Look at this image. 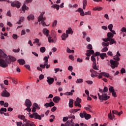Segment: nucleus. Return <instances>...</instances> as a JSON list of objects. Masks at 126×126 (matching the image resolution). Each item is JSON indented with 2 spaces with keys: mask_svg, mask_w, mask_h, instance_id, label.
<instances>
[{
  "mask_svg": "<svg viewBox=\"0 0 126 126\" xmlns=\"http://www.w3.org/2000/svg\"><path fill=\"white\" fill-rule=\"evenodd\" d=\"M68 58L70 60H71V61H74V57L72 55H69Z\"/></svg>",
  "mask_w": 126,
  "mask_h": 126,
  "instance_id": "obj_61",
  "label": "nucleus"
},
{
  "mask_svg": "<svg viewBox=\"0 0 126 126\" xmlns=\"http://www.w3.org/2000/svg\"><path fill=\"white\" fill-rule=\"evenodd\" d=\"M21 125H22H22H23L22 124V122H17V126H21Z\"/></svg>",
  "mask_w": 126,
  "mask_h": 126,
  "instance_id": "obj_64",
  "label": "nucleus"
},
{
  "mask_svg": "<svg viewBox=\"0 0 126 126\" xmlns=\"http://www.w3.org/2000/svg\"><path fill=\"white\" fill-rule=\"evenodd\" d=\"M90 72H91V73H93V74H94L95 76H98V72H96L95 70H93V69H91L90 70Z\"/></svg>",
  "mask_w": 126,
  "mask_h": 126,
  "instance_id": "obj_35",
  "label": "nucleus"
},
{
  "mask_svg": "<svg viewBox=\"0 0 126 126\" xmlns=\"http://www.w3.org/2000/svg\"><path fill=\"white\" fill-rule=\"evenodd\" d=\"M108 118L113 121V119H114V120H116L115 119V115H114V114H113V116L112 115V113L111 112V111L110 113L108 114Z\"/></svg>",
  "mask_w": 126,
  "mask_h": 126,
  "instance_id": "obj_29",
  "label": "nucleus"
},
{
  "mask_svg": "<svg viewBox=\"0 0 126 126\" xmlns=\"http://www.w3.org/2000/svg\"><path fill=\"white\" fill-rule=\"evenodd\" d=\"M24 20V17H21L20 18L19 22H17L18 24H21V22H23Z\"/></svg>",
  "mask_w": 126,
  "mask_h": 126,
  "instance_id": "obj_42",
  "label": "nucleus"
},
{
  "mask_svg": "<svg viewBox=\"0 0 126 126\" xmlns=\"http://www.w3.org/2000/svg\"><path fill=\"white\" fill-rule=\"evenodd\" d=\"M102 53H105L106 52H108V47H105L101 49Z\"/></svg>",
  "mask_w": 126,
  "mask_h": 126,
  "instance_id": "obj_46",
  "label": "nucleus"
},
{
  "mask_svg": "<svg viewBox=\"0 0 126 126\" xmlns=\"http://www.w3.org/2000/svg\"><path fill=\"white\" fill-rule=\"evenodd\" d=\"M25 106H26L27 108L25 109V111H28L29 113H30V112H31V108L30 107L32 106V102H31V101L29 99L26 100Z\"/></svg>",
  "mask_w": 126,
  "mask_h": 126,
  "instance_id": "obj_6",
  "label": "nucleus"
},
{
  "mask_svg": "<svg viewBox=\"0 0 126 126\" xmlns=\"http://www.w3.org/2000/svg\"><path fill=\"white\" fill-rule=\"evenodd\" d=\"M120 71L122 74H124V73H126V69H125L124 68H122Z\"/></svg>",
  "mask_w": 126,
  "mask_h": 126,
  "instance_id": "obj_52",
  "label": "nucleus"
},
{
  "mask_svg": "<svg viewBox=\"0 0 126 126\" xmlns=\"http://www.w3.org/2000/svg\"><path fill=\"white\" fill-rule=\"evenodd\" d=\"M53 6H52L51 7L52 8L54 7V8H56V9L57 10H59V9H60V5H58L57 4H55Z\"/></svg>",
  "mask_w": 126,
  "mask_h": 126,
  "instance_id": "obj_40",
  "label": "nucleus"
},
{
  "mask_svg": "<svg viewBox=\"0 0 126 126\" xmlns=\"http://www.w3.org/2000/svg\"><path fill=\"white\" fill-rule=\"evenodd\" d=\"M29 117L30 118L35 119V120H39V121H41V120H42V118H44V117H45V115H44V114H42L40 115L37 113H34L30 115Z\"/></svg>",
  "mask_w": 126,
  "mask_h": 126,
  "instance_id": "obj_4",
  "label": "nucleus"
},
{
  "mask_svg": "<svg viewBox=\"0 0 126 126\" xmlns=\"http://www.w3.org/2000/svg\"><path fill=\"white\" fill-rule=\"evenodd\" d=\"M76 83L77 84H80V83H83V79H77L76 80Z\"/></svg>",
  "mask_w": 126,
  "mask_h": 126,
  "instance_id": "obj_39",
  "label": "nucleus"
},
{
  "mask_svg": "<svg viewBox=\"0 0 126 126\" xmlns=\"http://www.w3.org/2000/svg\"><path fill=\"white\" fill-rule=\"evenodd\" d=\"M100 57L101 60H104L105 58H108V55H107L106 53H100Z\"/></svg>",
  "mask_w": 126,
  "mask_h": 126,
  "instance_id": "obj_25",
  "label": "nucleus"
},
{
  "mask_svg": "<svg viewBox=\"0 0 126 126\" xmlns=\"http://www.w3.org/2000/svg\"><path fill=\"white\" fill-rule=\"evenodd\" d=\"M68 69L70 71L72 72V70H73V67H72V66H69L68 67Z\"/></svg>",
  "mask_w": 126,
  "mask_h": 126,
  "instance_id": "obj_60",
  "label": "nucleus"
},
{
  "mask_svg": "<svg viewBox=\"0 0 126 126\" xmlns=\"http://www.w3.org/2000/svg\"><path fill=\"white\" fill-rule=\"evenodd\" d=\"M18 62L19 63V64H20V65H23V64H25L26 63L25 60L22 59H19L18 60Z\"/></svg>",
  "mask_w": 126,
  "mask_h": 126,
  "instance_id": "obj_24",
  "label": "nucleus"
},
{
  "mask_svg": "<svg viewBox=\"0 0 126 126\" xmlns=\"http://www.w3.org/2000/svg\"><path fill=\"white\" fill-rule=\"evenodd\" d=\"M86 5H87V0H83V9H85L86 7Z\"/></svg>",
  "mask_w": 126,
  "mask_h": 126,
  "instance_id": "obj_32",
  "label": "nucleus"
},
{
  "mask_svg": "<svg viewBox=\"0 0 126 126\" xmlns=\"http://www.w3.org/2000/svg\"><path fill=\"white\" fill-rule=\"evenodd\" d=\"M74 90H72L70 92H66L63 94V95H66V96H72L73 95V93H74Z\"/></svg>",
  "mask_w": 126,
  "mask_h": 126,
  "instance_id": "obj_18",
  "label": "nucleus"
},
{
  "mask_svg": "<svg viewBox=\"0 0 126 126\" xmlns=\"http://www.w3.org/2000/svg\"><path fill=\"white\" fill-rule=\"evenodd\" d=\"M101 45L102 46H103V47H108V46L110 45V43L109 42L106 43V42H103Z\"/></svg>",
  "mask_w": 126,
  "mask_h": 126,
  "instance_id": "obj_43",
  "label": "nucleus"
},
{
  "mask_svg": "<svg viewBox=\"0 0 126 126\" xmlns=\"http://www.w3.org/2000/svg\"><path fill=\"white\" fill-rule=\"evenodd\" d=\"M61 100V97L60 96H55L53 98V101L54 103H59Z\"/></svg>",
  "mask_w": 126,
  "mask_h": 126,
  "instance_id": "obj_23",
  "label": "nucleus"
},
{
  "mask_svg": "<svg viewBox=\"0 0 126 126\" xmlns=\"http://www.w3.org/2000/svg\"><path fill=\"white\" fill-rule=\"evenodd\" d=\"M61 38L63 41H65V40H66V38H68V34H66L65 33H64L62 35Z\"/></svg>",
  "mask_w": 126,
  "mask_h": 126,
  "instance_id": "obj_22",
  "label": "nucleus"
},
{
  "mask_svg": "<svg viewBox=\"0 0 126 126\" xmlns=\"http://www.w3.org/2000/svg\"><path fill=\"white\" fill-rule=\"evenodd\" d=\"M57 24H58V21L57 20L54 21L52 25V27H56V26H57Z\"/></svg>",
  "mask_w": 126,
  "mask_h": 126,
  "instance_id": "obj_45",
  "label": "nucleus"
},
{
  "mask_svg": "<svg viewBox=\"0 0 126 126\" xmlns=\"http://www.w3.org/2000/svg\"><path fill=\"white\" fill-rule=\"evenodd\" d=\"M101 75H103V76H105V77H110V74L108 73H106L105 72H102L100 73Z\"/></svg>",
  "mask_w": 126,
  "mask_h": 126,
  "instance_id": "obj_30",
  "label": "nucleus"
},
{
  "mask_svg": "<svg viewBox=\"0 0 126 126\" xmlns=\"http://www.w3.org/2000/svg\"><path fill=\"white\" fill-rule=\"evenodd\" d=\"M25 67L28 69L29 70H31V69L30 68V65L26 64L25 65Z\"/></svg>",
  "mask_w": 126,
  "mask_h": 126,
  "instance_id": "obj_59",
  "label": "nucleus"
},
{
  "mask_svg": "<svg viewBox=\"0 0 126 126\" xmlns=\"http://www.w3.org/2000/svg\"><path fill=\"white\" fill-rule=\"evenodd\" d=\"M93 67L94 69L98 70V68H97V65L96 64V62H93Z\"/></svg>",
  "mask_w": 126,
  "mask_h": 126,
  "instance_id": "obj_47",
  "label": "nucleus"
},
{
  "mask_svg": "<svg viewBox=\"0 0 126 126\" xmlns=\"http://www.w3.org/2000/svg\"><path fill=\"white\" fill-rule=\"evenodd\" d=\"M68 34H71V35L73 34V31H72L71 28H68V30L66 31V34L68 35Z\"/></svg>",
  "mask_w": 126,
  "mask_h": 126,
  "instance_id": "obj_20",
  "label": "nucleus"
},
{
  "mask_svg": "<svg viewBox=\"0 0 126 126\" xmlns=\"http://www.w3.org/2000/svg\"><path fill=\"white\" fill-rule=\"evenodd\" d=\"M121 31H122V32H126V28L125 27H123L121 29Z\"/></svg>",
  "mask_w": 126,
  "mask_h": 126,
  "instance_id": "obj_63",
  "label": "nucleus"
},
{
  "mask_svg": "<svg viewBox=\"0 0 126 126\" xmlns=\"http://www.w3.org/2000/svg\"><path fill=\"white\" fill-rule=\"evenodd\" d=\"M106 92H108V87H105L103 90V93H106Z\"/></svg>",
  "mask_w": 126,
  "mask_h": 126,
  "instance_id": "obj_54",
  "label": "nucleus"
},
{
  "mask_svg": "<svg viewBox=\"0 0 126 126\" xmlns=\"http://www.w3.org/2000/svg\"><path fill=\"white\" fill-rule=\"evenodd\" d=\"M57 110V107L56 106H54L52 108H51V112H55Z\"/></svg>",
  "mask_w": 126,
  "mask_h": 126,
  "instance_id": "obj_62",
  "label": "nucleus"
},
{
  "mask_svg": "<svg viewBox=\"0 0 126 126\" xmlns=\"http://www.w3.org/2000/svg\"><path fill=\"white\" fill-rule=\"evenodd\" d=\"M15 61L16 58L12 56L7 57V55L0 49V66L1 67H7L9 63H11V62H15Z\"/></svg>",
  "mask_w": 126,
  "mask_h": 126,
  "instance_id": "obj_1",
  "label": "nucleus"
},
{
  "mask_svg": "<svg viewBox=\"0 0 126 126\" xmlns=\"http://www.w3.org/2000/svg\"><path fill=\"white\" fill-rule=\"evenodd\" d=\"M109 42H110V45H113V44H116L117 43V41L114 38L109 39Z\"/></svg>",
  "mask_w": 126,
  "mask_h": 126,
  "instance_id": "obj_33",
  "label": "nucleus"
},
{
  "mask_svg": "<svg viewBox=\"0 0 126 126\" xmlns=\"http://www.w3.org/2000/svg\"><path fill=\"white\" fill-rule=\"evenodd\" d=\"M46 65H47L46 63H44V64H40V67H41V68H45Z\"/></svg>",
  "mask_w": 126,
  "mask_h": 126,
  "instance_id": "obj_51",
  "label": "nucleus"
},
{
  "mask_svg": "<svg viewBox=\"0 0 126 126\" xmlns=\"http://www.w3.org/2000/svg\"><path fill=\"white\" fill-rule=\"evenodd\" d=\"M27 18L28 20H30V19H31V20H34V15L31 14L28 16Z\"/></svg>",
  "mask_w": 126,
  "mask_h": 126,
  "instance_id": "obj_36",
  "label": "nucleus"
},
{
  "mask_svg": "<svg viewBox=\"0 0 126 126\" xmlns=\"http://www.w3.org/2000/svg\"><path fill=\"white\" fill-rule=\"evenodd\" d=\"M43 60L45 61L44 62L45 63H48V57L45 56Z\"/></svg>",
  "mask_w": 126,
  "mask_h": 126,
  "instance_id": "obj_57",
  "label": "nucleus"
},
{
  "mask_svg": "<svg viewBox=\"0 0 126 126\" xmlns=\"http://www.w3.org/2000/svg\"><path fill=\"white\" fill-rule=\"evenodd\" d=\"M54 81H55V79H54V78H51V77H47V82L49 85H52V84L54 83Z\"/></svg>",
  "mask_w": 126,
  "mask_h": 126,
  "instance_id": "obj_12",
  "label": "nucleus"
},
{
  "mask_svg": "<svg viewBox=\"0 0 126 126\" xmlns=\"http://www.w3.org/2000/svg\"><path fill=\"white\" fill-rule=\"evenodd\" d=\"M98 96V99H99L101 102H103V100L104 101H107L108 99H110V96H108L107 94H102V95H100L99 93L97 94Z\"/></svg>",
  "mask_w": 126,
  "mask_h": 126,
  "instance_id": "obj_5",
  "label": "nucleus"
},
{
  "mask_svg": "<svg viewBox=\"0 0 126 126\" xmlns=\"http://www.w3.org/2000/svg\"><path fill=\"white\" fill-rule=\"evenodd\" d=\"M109 91H110V92H111V93H112V92H114L115 91L114 87L110 86L109 88Z\"/></svg>",
  "mask_w": 126,
  "mask_h": 126,
  "instance_id": "obj_48",
  "label": "nucleus"
},
{
  "mask_svg": "<svg viewBox=\"0 0 126 126\" xmlns=\"http://www.w3.org/2000/svg\"><path fill=\"white\" fill-rule=\"evenodd\" d=\"M32 107H34V108H35L36 109H37V110H40V106H39V105H38V104H37L36 103H34Z\"/></svg>",
  "mask_w": 126,
  "mask_h": 126,
  "instance_id": "obj_37",
  "label": "nucleus"
},
{
  "mask_svg": "<svg viewBox=\"0 0 126 126\" xmlns=\"http://www.w3.org/2000/svg\"><path fill=\"white\" fill-rule=\"evenodd\" d=\"M114 33L113 32H109L107 33V37L109 38V39H112L114 37Z\"/></svg>",
  "mask_w": 126,
  "mask_h": 126,
  "instance_id": "obj_27",
  "label": "nucleus"
},
{
  "mask_svg": "<svg viewBox=\"0 0 126 126\" xmlns=\"http://www.w3.org/2000/svg\"><path fill=\"white\" fill-rule=\"evenodd\" d=\"M69 106L70 108H72V107H73V99L71 98L69 99Z\"/></svg>",
  "mask_w": 126,
  "mask_h": 126,
  "instance_id": "obj_31",
  "label": "nucleus"
},
{
  "mask_svg": "<svg viewBox=\"0 0 126 126\" xmlns=\"http://www.w3.org/2000/svg\"><path fill=\"white\" fill-rule=\"evenodd\" d=\"M11 6L12 7H16L17 8H20L21 6V3L18 1H14L11 3Z\"/></svg>",
  "mask_w": 126,
  "mask_h": 126,
  "instance_id": "obj_7",
  "label": "nucleus"
},
{
  "mask_svg": "<svg viewBox=\"0 0 126 126\" xmlns=\"http://www.w3.org/2000/svg\"><path fill=\"white\" fill-rule=\"evenodd\" d=\"M68 119H69L68 117H65L63 118V122H66V121H67Z\"/></svg>",
  "mask_w": 126,
  "mask_h": 126,
  "instance_id": "obj_58",
  "label": "nucleus"
},
{
  "mask_svg": "<svg viewBox=\"0 0 126 126\" xmlns=\"http://www.w3.org/2000/svg\"><path fill=\"white\" fill-rule=\"evenodd\" d=\"M81 103V99L77 97L76 98V100L74 101V106L75 107H78V108H81V104H80Z\"/></svg>",
  "mask_w": 126,
  "mask_h": 126,
  "instance_id": "obj_8",
  "label": "nucleus"
},
{
  "mask_svg": "<svg viewBox=\"0 0 126 126\" xmlns=\"http://www.w3.org/2000/svg\"><path fill=\"white\" fill-rule=\"evenodd\" d=\"M27 7L26 6V5H25V4H24L23 6L22 7V10H23L24 12H25V10L27 9Z\"/></svg>",
  "mask_w": 126,
  "mask_h": 126,
  "instance_id": "obj_44",
  "label": "nucleus"
},
{
  "mask_svg": "<svg viewBox=\"0 0 126 126\" xmlns=\"http://www.w3.org/2000/svg\"><path fill=\"white\" fill-rule=\"evenodd\" d=\"M113 27H114V26H113V24H110L108 25V28L109 30V31H110V32H111L112 33H113V34H114V35H116V31H115L114 30H113Z\"/></svg>",
  "mask_w": 126,
  "mask_h": 126,
  "instance_id": "obj_15",
  "label": "nucleus"
},
{
  "mask_svg": "<svg viewBox=\"0 0 126 126\" xmlns=\"http://www.w3.org/2000/svg\"><path fill=\"white\" fill-rule=\"evenodd\" d=\"M68 118L69 119H73V120H75V116L72 115L71 114V115L68 116Z\"/></svg>",
  "mask_w": 126,
  "mask_h": 126,
  "instance_id": "obj_55",
  "label": "nucleus"
},
{
  "mask_svg": "<svg viewBox=\"0 0 126 126\" xmlns=\"http://www.w3.org/2000/svg\"><path fill=\"white\" fill-rule=\"evenodd\" d=\"M48 42L49 43H54V39H52V37H51V36L48 37Z\"/></svg>",
  "mask_w": 126,
  "mask_h": 126,
  "instance_id": "obj_50",
  "label": "nucleus"
},
{
  "mask_svg": "<svg viewBox=\"0 0 126 126\" xmlns=\"http://www.w3.org/2000/svg\"><path fill=\"white\" fill-rule=\"evenodd\" d=\"M101 55V53H100V52H96L94 54V57H98V56H99Z\"/></svg>",
  "mask_w": 126,
  "mask_h": 126,
  "instance_id": "obj_53",
  "label": "nucleus"
},
{
  "mask_svg": "<svg viewBox=\"0 0 126 126\" xmlns=\"http://www.w3.org/2000/svg\"><path fill=\"white\" fill-rule=\"evenodd\" d=\"M94 53V50L92 49L89 50H87V53H86V55L87 57H90L91 55H93V56H94V55H95Z\"/></svg>",
  "mask_w": 126,
  "mask_h": 126,
  "instance_id": "obj_14",
  "label": "nucleus"
},
{
  "mask_svg": "<svg viewBox=\"0 0 126 126\" xmlns=\"http://www.w3.org/2000/svg\"><path fill=\"white\" fill-rule=\"evenodd\" d=\"M112 113L113 114V115H118V116H120L123 114V111H121L120 112H118L117 110H113Z\"/></svg>",
  "mask_w": 126,
  "mask_h": 126,
  "instance_id": "obj_26",
  "label": "nucleus"
},
{
  "mask_svg": "<svg viewBox=\"0 0 126 126\" xmlns=\"http://www.w3.org/2000/svg\"><path fill=\"white\" fill-rule=\"evenodd\" d=\"M42 33H43L44 35L46 36V37H49V33H50V31H49L46 28L43 29L42 30Z\"/></svg>",
  "mask_w": 126,
  "mask_h": 126,
  "instance_id": "obj_16",
  "label": "nucleus"
},
{
  "mask_svg": "<svg viewBox=\"0 0 126 126\" xmlns=\"http://www.w3.org/2000/svg\"><path fill=\"white\" fill-rule=\"evenodd\" d=\"M1 96L2 97H9L10 94L6 90H4L1 92Z\"/></svg>",
  "mask_w": 126,
  "mask_h": 126,
  "instance_id": "obj_9",
  "label": "nucleus"
},
{
  "mask_svg": "<svg viewBox=\"0 0 126 126\" xmlns=\"http://www.w3.org/2000/svg\"><path fill=\"white\" fill-rule=\"evenodd\" d=\"M68 6H69V8H75L78 7V5L77 4H75L72 5L71 4H69L68 5Z\"/></svg>",
  "mask_w": 126,
  "mask_h": 126,
  "instance_id": "obj_34",
  "label": "nucleus"
},
{
  "mask_svg": "<svg viewBox=\"0 0 126 126\" xmlns=\"http://www.w3.org/2000/svg\"><path fill=\"white\" fill-rule=\"evenodd\" d=\"M40 53H45L46 52V48L45 47H42L40 48Z\"/></svg>",
  "mask_w": 126,
  "mask_h": 126,
  "instance_id": "obj_41",
  "label": "nucleus"
},
{
  "mask_svg": "<svg viewBox=\"0 0 126 126\" xmlns=\"http://www.w3.org/2000/svg\"><path fill=\"white\" fill-rule=\"evenodd\" d=\"M84 118L86 120H89L91 119V115L87 114L84 116Z\"/></svg>",
  "mask_w": 126,
  "mask_h": 126,
  "instance_id": "obj_38",
  "label": "nucleus"
},
{
  "mask_svg": "<svg viewBox=\"0 0 126 126\" xmlns=\"http://www.w3.org/2000/svg\"><path fill=\"white\" fill-rule=\"evenodd\" d=\"M25 123L23 124L22 125V126H34V123H33L32 122H31L29 120H27L26 121V122H25Z\"/></svg>",
  "mask_w": 126,
  "mask_h": 126,
  "instance_id": "obj_11",
  "label": "nucleus"
},
{
  "mask_svg": "<svg viewBox=\"0 0 126 126\" xmlns=\"http://www.w3.org/2000/svg\"><path fill=\"white\" fill-rule=\"evenodd\" d=\"M45 14V12H43L40 14V15L38 17V22H40L41 21V24L42 26L45 27V26H49V25H46V23H45V20H46V18H44L43 16Z\"/></svg>",
  "mask_w": 126,
  "mask_h": 126,
  "instance_id": "obj_3",
  "label": "nucleus"
},
{
  "mask_svg": "<svg viewBox=\"0 0 126 126\" xmlns=\"http://www.w3.org/2000/svg\"><path fill=\"white\" fill-rule=\"evenodd\" d=\"M91 61L93 62V63H96V59H95V56L94 55H93L91 58Z\"/></svg>",
  "mask_w": 126,
  "mask_h": 126,
  "instance_id": "obj_49",
  "label": "nucleus"
},
{
  "mask_svg": "<svg viewBox=\"0 0 126 126\" xmlns=\"http://www.w3.org/2000/svg\"><path fill=\"white\" fill-rule=\"evenodd\" d=\"M76 11H78V12H80L81 16H84V15H85V13H84L83 9L81 8H79Z\"/></svg>",
  "mask_w": 126,
  "mask_h": 126,
  "instance_id": "obj_19",
  "label": "nucleus"
},
{
  "mask_svg": "<svg viewBox=\"0 0 126 126\" xmlns=\"http://www.w3.org/2000/svg\"><path fill=\"white\" fill-rule=\"evenodd\" d=\"M75 123L73 122V120L71 119L70 120H68L65 123V126H74Z\"/></svg>",
  "mask_w": 126,
  "mask_h": 126,
  "instance_id": "obj_10",
  "label": "nucleus"
},
{
  "mask_svg": "<svg viewBox=\"0 0 126 126\" xmlns=\"http://www.w3.org/2000/svg\"><path fill=\"white\" fill-rule=\"evenodd\" d=\"M18 119H20V120H23L24 123H26V121L28 120L25 118V117L24 116V115H19L18 116Z\"/></svg>",
  "mask_w": 126,
  "mask_h": 126,
  "instance_id": "obj_21",
  "label": "nucleus"
},
{
  "mask_svg": "<svg viewBox=\"0 0 126 126\" xmlns=\"http://www.w3.org/2000/svg\"><path fill=\"white\" fill-rule=\"evenodd\" d=\"M87 48L88 49H89V50H92L93 49V47H92V45L91 44H88V46H87Z\"/></svg>",
  "mask_w": 126,
  "mask_h": 126,
  "instance_id": "obj_56",
  "label": "nucleus"
},
{
  "mask_svg": "<svg viewBox=\"0 0 126 126\" xmlns=\"http://www.w3.org/2000/svg\"><path fill=\"white\" fill-rule=\"evenodd\" d=\"M113 59H114V60H115V61H114L113 60H111L110 61V63H111V68L113 69L116 68V67H118V66L119 65V62L118 61H120V58L116 56H115Z\"/></svg>",
  "mask_w": 126,
  "mask_h": 126,
  "instance_id": "obj_2",
  "label": "nucleus"
},
{
  "mask_svg": "<svg viewBox=\"0 0 126 126\" xmlns=\"http://www.w3.org/2000/svg\"><path fill=\"white\" fill-rule=\"evenodd\" d=\"M85 110H86V111H89V112H92V106L90 105H88L87 107H84Z\"/></svg>",
  "mask_w": 126,
  "mask_h": 126,
  "instance_id": "obj_28",
  "label": "nucleus"
},
{
  "mask_svg": "<svg viewBox=\"0 0 126 126\" xmlns=\"http://www.w3.org/2000/svg\"><path fill=\"white\" fill-rule=\"evenodd\" d=\"M54 106H55V103H54V102L51 101L49 103H46L45 104H44V107H45V108H49V107H54Z\"/></svg>",
  "mask_w": 126,
  "mask_h": 126,
  "instance_id": "obj_13",
  "label": "nucleus"
},
{
  "mask_svg": "<svg viewBox=\"0 0 126 126\" xmlns=\"http://www.w3.org/2000/svg\"><path fill=\"white\" fill-rule=\"evenodd\" d=\"M51 36L52 37H53L54 40H57V32H56V31L52 30L51 31Z\"/></svg>",
  "mask_w": 126,
  "mask_h": 126,
  "instance_id": "obj_17",
  "label": "nucleus"
}]
</instances>
